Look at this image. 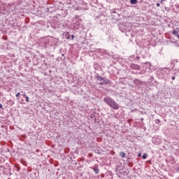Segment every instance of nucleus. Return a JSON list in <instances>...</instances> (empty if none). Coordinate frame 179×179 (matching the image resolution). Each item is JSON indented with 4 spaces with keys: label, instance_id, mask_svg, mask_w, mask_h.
<instances>
[{
    "label": "nucleus",
    "instance_id": "nucleus-1",
    "mask_svg": "<svg viewBox=\"0 0 179 179\" xmlns=\"http://www.w3.org/2000/svg\"><path fill=\"white\" fill-rule=\"evenodd\" d=\"M103 101L106 103L109 107L113 108V110H118V108H120L118 103H117V102H115V101H114L111 97H105L103 99Z\"/></svg>",
    "mask_w": 179,
    "mask_h": 179
},
{
    "label": "nucleus",
    "instance_id": "nucleus-2",
    "mask_svg": "<svg viewBox=\"0 0 179 179\" xmlns=\"http://www.w3.org/2000/svg\"><path fill=\"white\" fill-rule=\"evenodd\" d=\"M97 78H98V80H103V83H101V85H104V83H110V80L106 79L105 78L99 76Z\"/></svg>",
    "mask_w": 179,
    "mask_h": 179
},
{
    "label": "nucleus",
    "instance_id": "nucleus-3",
    "mask_svg": "<svg viewBox=\"0 0 179 179\" xmlns=\"http://www.w3.org/2000/svg\"><path fill=\"white\" fill-rule=\"evenodd\" d=\"M130 67L131 68V69H135L136 71H139L141 69V66L135 64H131Z\"/></svg>",
    "mask_w": 179,
    "mask_h": 179
},
{
    "label": "nucleus",
    "instance_id": "nucleus-4",
    "mask_svg": "<svg viewBox=\"0 0 179 179\" xmlns=\"http://www.w3.org/2000/svg\"><path fill=\"white\" fill-rule=\"evenodd\" d=\"M173 34H174V36H176V37H178H178H179V29H174L173 31Z\"/></svg>",
    "mask_w": 179,
    "mask_h": 179
},
{
    "label": "nucleus",
    "instance_id": "nucleus-5",
    "mask_svg": "<svg viewBox=\"0 0 179 179\" xmlns=\"http://www.w3.org/2000/svg\"><path fill=\"white\" fill-rule=\"evenodd\" d=\"M130 3H131V5H136L138 3V0H130Z\"/></svg>",
    "mask_w": 179,
    "mask_h": 179
},
{
    "label": "nucleus",
    "instance_id": "nucleus-6",
    "mask_svg": "<svg viewBox=\"0 0 179 179\" xmlns=\"http://www.w3.org/2000/svg\"><path fill=\"white\" fill-rule=\"evenodd\" d=\"M93 170H94V171L96 173V174H99V167H94V168L93 169Z\"/></svg>",
    "mask_w": 179,
    "mask_h": 179
},
{
    "label": "nucleus",
    "instance_id": "nucleus-7",
    "mask_svg": "<svg viewBox=\"0 0 179 179\" xmlns=\"http://www.w3.org/2000/svg\"><path fill=\"white\" fill-rule=\"evenodd\" d=\"M119 155L120 157H122V158L125 157V152H120Z\"/></svg>",
    "mask_w": 179,
    "mask_h": 179
},
{
    "label": "nucleus",
    "instance_id": "nucleus-8",
    "mask_svg": "<svg viewBox=\"0 0 179 179\" xmlns=\"http://www.w3.org/2000/svg\"><path fill=\"white\" fill-rule=\"evenodd\" d=\"M143 159H148V154L146 153H144L143 155Z\"/></svg>",
    "mask_w": 179,
    "mask_h": 179
},
{
    "label": "nucleus",
    "instance_id": "nucleus-9",
    "mask_svg": "<svg viewBox=\"0 0 179 179\" xmlns=\"http://www.w3.org/2000/svg\"><path fill=\"white\" fill-rule=\"evenodd\" d=\"M95 153L100 155V153H101V152H100L99 150H95Z\"/></svg>",
    "mask_w": 179,
    "mask_h": 179
},
{
    "label": "nucleus",
    "instance_id": "nucleus-10",
    "mask_svg": "<svg viewBox=\"0 0 179 179\" xmlns=\"http://www.w3.org/2000/svg\"><path fill=\"white\" fill-rule=\"evenodd\" d=\"M25 99H26L27 103H29V96H26Z\"/></svg>",
    "mask_w": 179,
    "mask_h": 179
},
{
    "label": "nucleus",
    "instance_id": "nucleus-11",
    "mask_svg": "<svg viewBox=\"0 0 179 179\" xmlns=\"http://www.w3.org/2000/svg\"><path fill=\"white\" fill-rule=\"evenodd\" d=\"M15 96H16V97H20V92H18Z\"/></svg>",
    "mask_w": 179,
    "mask_h": 179
},
{
    "label": "nucleus",
    "instance_id": "nucleus-12",
    "mask_svg": "<svg viewBox=\"0 0 179 179\" xmlns=\"http://www.w3.org/2000/svg\"><path fill=\"white\" fill-rule=\"evenodd\" d=\"M176 80V77L175 76H173L172 77V80Z\"/></svg>",
    "mask_w": 179,
    "mask_h": 179
},
{
    "label": "nucleus",
    "instance_id": "nucleus-13",
    "mask_svg": "<svg viewBox=\"0 0 179 179\" xmlns=\"http://www.w3.org/2000/svg\"><path fill=\"white\" fill-rule=\"evenodd\" d=\"M138 157H141L142 156V155L141 153H138Z\"/></svg>",
    "mask_w": 179,
    "mask_h": 179
},
{
    "label": "nucleus",
    "instance_id": "nucleus-14",
    "mask_svg": "<svg viewBox=\"0 0 179 179\" xmlns=\"http://www.w3.org/2000/svg\"><path fill=\"white\" fill-rule=\"evenodd\" d=\"M22 96L25 98L27 97L25 94H23Z\"/></svg>",
    "mask_w": 179,
    "mask_h": 179
},
{
    "label": "nucleus",
    "instance_id": "nucleus-15",
    "mask_svg": "<svg viewBox=\"0 0 179 179\" xmlns=\"http://www.w3.org/2000/svg\"><path fill=\"white\" fill-rule=\"evenodd\" d=\"M157 6H160V3H157Z\"/></svg>",
    "mask_w": 179,
    "mask_h": 179
},
{
    "label": "nucleus",
    "instance_id": "nucleus-16",
    "mask_svg": "<svg viewBox=\"0 0 179 179\" xmlns=\"http://www.w3.org/2000/svg\"><path fill=\"white\" fill-rule=\"evenodd\" d=\"M74 37L75 36L73 35L71 36L72 40H73Z\"/></svg>",
    "mask_w": 179,
    "mask_h": 179
},
{
    "label": "nucleus",
    "instance_id": "nucleus-17",
    "mask_svg": "<svg viewBox=\"0 0 179 179\" xmlns=\"http://www.w3.org/2000/svg\"><path fill=\"white\" fill-rule=\"evenodd\" d=\"M0 108H2V103H0Z\"/></svg>",
    "mask_w": 179,
    "mask_h": 179
},
{
    "label": "nucleus",
    "instance_id": "nucleus-18",
    "mask_svg": "<svg viewBox=\"0 0 179 179\" xmlns=\"http://www.w3.org/2000/svg\"><path fill=\"white\" fill-rule=\"evenodd\" d=\"M157 121H158V122H160V120H158Z\"/></svg>",
    "mask_w": 179,
    "mask_h": 179
},
{
    "label": "nucleus",
    "instance_id": "nucleus-19",
    "mask_svg": "<svg viewBox=\"0 0 179 179\" xmlns=\"http://www.w3.org/2000/svg\"><path fill=\"white\" fill-rule=\"evenodd\" d=\"M157 121H158V122H160V120H158Z\"/></svg>",
    "mask_w": 179,
    "mask_h": 179
},
{
    "label": "nucleus",
    "instance_id": "nucleus-20",
    "mask_svg": "<svg viewBox=\"0 0 179 179\" xmlns=\"http://www.w3.org/2000/svg\"><path fill=\"white\" fill-rule=\"evenodd\" d=\"M162 1V2H163V1H166V0H161Z\"/></svg>",
    "mask_w": 179,
    "mask_h": 179
}]
</instances>
